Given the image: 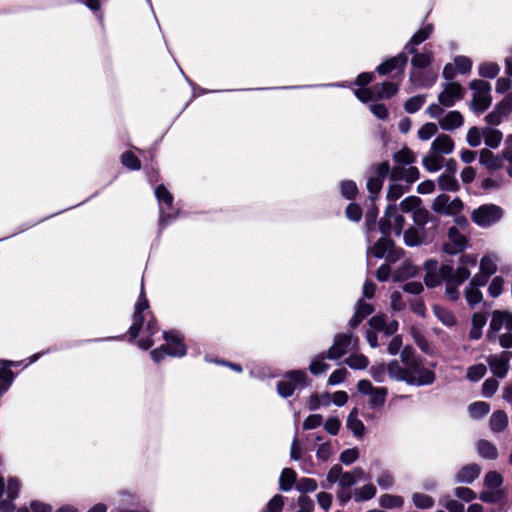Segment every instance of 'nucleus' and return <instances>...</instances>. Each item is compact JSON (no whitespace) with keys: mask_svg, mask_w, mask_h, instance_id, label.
<instances>
[{"mask_svg":"<svg viewBox=\"0 0 512 512\" xmlns=\"http://www.w3.org/2000/svg\"><path fill=\"white\" fill-rule=\"evenodd\" d=\"M489 425L493 432H502L508 425L507 414L502 410L493 412L489 420Z\"/></svg>","mask_w":512,"mask_h":512,"instance_id":"obj_31","label":"nucleus"},{"mask_svg":"<svg viewBox=\"0 0 512 512\" xmlns=\"http://www.w3.org/2000/svg\"><path fill=\"white\" fill-rule=\"evenodd\" d=\"M454 67L461 75L469 74L472 70V60L468 56L458 55L454 58Z\"/></svg>","mask_w":512,"mask_h":512,"instance_id":"obj_47","label":"nucleus"},{"mask_svg":"<svg viewBox=\"0 0 512 512\" xmlns=\"http://www.w3.org/2000/svg\"><path fill=\"white\" fill-rule=\"evenodd\" d=\"M384 182L377 180L376 178L369 176L366 182V188L369 192V199L374 201L379 197V194L383 188Z\"/></svg>","mask_w":512,"mask_h":512,"instance_id":"obj_50","label":"nucleus"},{"mask_svg":"<svg viewBox=\"0 0 512 512\" xmlns=\"http://www.w3.org/2000/svg\"><path fill=\"white\" fill-rule=\"evenodd\" d=\"M375 72H361L359 73L352 83L348 82H334V83H324V84H315V85H291V86H281V90H299V89H309V88H318V87H338V88H347L350 85H355L358 88L368 89L367 86L371 84L375 80Z\"/></svg>","mask_w":512,"mask_h":512,"instance_id":"obj_9","label":"nucleus"},{"mask_svg":"<svg viewBox=\"0 0 512 512\" xmlns=\"http://www.w3.org/2000/svg\"><path fill=\"white\" fill-rule=\"evenodd\" d=\"M399 209L402 213H411L413 224H427L435 218L422 206V199L415 195L404 198L399 203Z\"/></svg>","mask_w":512,"mask_h":512,"instance_id":"obj_8","label":"nucleus"},{"mask_svg":"<svg viewBox=\"0 0 512 512\" xmlns=\"http://www.w3.org/2000/svg\"><path fill=\"white\" fill-rule=\"evenodd\" d=\"M512 357V352L503 351L499 354L489 355L486 359L491 372L498 378H504L509 370V362Z\"/></svg>","mask_w":512,"mask_h":512,"instance_id":"obj_16","label":"nucleus"},{"mask_svg":"<svg viewBox=\"0 0 512 512\" xmlns=\"http://www.w3.org/2000/svg\"><path fill=\"white\" fill-rule=\"evenodd\" d=\"M434 31V25L432 23L424 24L420 29H418L409 39V41L404 45V52H413L414 49L425 42L430 38Z\"/></svg>","mask_w":512,"mask_h":512,"instance_id":"obj_20","label":"nucleus"},{"mask_svg":"<svg viewBox=\"0 0 512 512\" xmlns=\"http://www.w3.org/2000/svg\"><path fill=\"white\" fill-rule=\"evenodd\" d=\"M465 298L468 304L473 307L482 301L483 296L480 290L476 287L467 286L465 290Z\"/></svg>","mask_w":512,"mask_h":512,"instance_id":"obj_62","label":"nucleus"},{"mask_svg":"<svg viewBox=\"0 0 512 512\" xmlns=\"http://www.w3.org/2000/svg\"><path fill=\"white\" fill-rule=\"evenodd\" d=\"M326 355L321 353L317 355L310 363L309 370L314 375H319L328 370L329 365L324 362Z\"/></svg>","mask_w":512,"mask_h":512,"instance_id":"obj_52","label":"nucleus"},{"mask_svg":"<svg viewBox=\"0 0 512 512\" xmlns=\"http://www.w3.org/2000/svg\"><path fill=\"white\" fill-rule=\"evenodd\" d=\"M466 89L458 82L443 84V91L438 95V102L446 108L453 107L457 101L464 98Z\"/></svg>","mask_w":512,"mask_h":512,"instance_id":"obj_14","label":"nucleus"},{"mask_svg":"<svg viewBox=\"0 0 512 512\" xmlns=\"http://www.w3.org/2000/svg\"><path fill=\"white\" fill-rule=\"evenodd\" d=\"M387 373L391 379L403 381L412 386L431 385L436 380L435 372L424 366L422 360L402 367L397 360H392L387 365Z\"/></svg>","mask_w":512,"mask_h":512,"instance_id":"obj_3","label":"nucleus"},{"mask_svg":"<svg viewBox=\"0 0 512 512\" xmlns=\"http://www.w3.org/2000/svg\"><path fill=\"white\" fill-rule=\"evenodd\" d=\"M154 195L159 204L158 224H166L168 221L175 220L179 211L174 207V196L164 184H157L154 187Z\"/></svg>","mask_w":512,"mask_h":512,"instance_id":"obj_6","label":"nucleus"},{"mask_svg":"<svg viewBox=\"0 0 512 512\" xmlns=\"http://www.w3.org/2000/svg\"><path fill=\"white\" fill-rule=\"evenodd\" d=\"M399 85V82L385 80L381 84L371 86V90L375 98L388 100L398 93Z\"/></svg>","mask_w":512,"mask_h":512,"instance_id":"obj_24","label":"nucleus"},{"mask_svg":"<svg viewBox=\"0 0 512 512\" xmlns=\"http://www.w3.org/2000/svg\"><path fill=\"white\" fill-rule=\"evenodd\" d=\"M121 164L131 170V171H139L142 167L141 160L138 156H136L132 151H124L120 156Z\"/></svg>","mask_w":512,"mask_h":512,"instance_id":"obj_36","label":"nucleus"},{"mask_svg":"<svg viewBox=\"0 0 512 512\" xmlns=\"http://www.w3.org/2000/svg\"><path fill=\"white\" fill-rule=\"evenodd\" d=\"M467 238L461 234L456 226L448 231V241L443 244L442 251L448 255L461 253L467 246Z\"/></svg>","mask_w":512,"mask_h":512,"instance_id":"obj_17","label":"nucleus"},{"mask_svg":"<svg viewBox=\"0 0 512 512\" xmlns=\"http://www.w3.org/2000/svg\"><path fill=\"white\" fill-rule=\"evenodd\" d=\"M382 237L370 248L371 253L377 257L382 258L386 252L392 247V241L386 237L393 228V232L396 236L401 235L402 226H379Z\"/></svg>","mask_w":512,"mask_h":512,"instance_id":"obj_18","label":"nucleus"},{"mask_svg":"<svg viewBox=\"0 0 512 512\" xmlns=\"http://www.w3.org/2000/svg\"><path fill=\"white\" fill-rule=\"evenodd\" d=\"M147 316L150 318L147 320L145 330L148 333L147 338L140 339L137 344L143 350H148L153 346L154 341L151 339L157 331L156 320L153 317L151 311L149 310V303L144 294L143 283L141 284V293L137 303L135 304L134 313H133V323L128 330L129 338L131 341L135 340L140 330L143 327L144 321L147 319Z\"/></svg>","mask_w":512,"mask_h":512,"instance_id":"obj_2","label":"nucleus"},{"mask_svg":"<svg viewBox=\"0 0 512 512\" xmlns=\"http://www.w3.org/2000/svg\"><path fill=\"white\" fill-rule=\"evenodd\" d=\"M469 413L471 417L475 419H479L487 415L490 411V406L488 403L483 401L474 402L469 405Z\"/></svg>","mask_w":512,"mask_h":512,"instance_id":"obj_48","label":"nucleus"},{"mask_svg":"<svg viewBox=\"0 0 512 512\" xmlns=\"http://www.w3.org/2000/svg\"><path fill=\"white\" fill-rule=\"evenodd\" d=\"M369 325L373 330L382 331L386 335H394L399 327L396 320H388L386 315H375L369 320Z\"/></svg>","mask_w":512,"mask_h":512,"instance_id":"obj_23","label":"nucleus"},{"mask_svg":"<svg viewBox=\"0 0 512 512\" xmlns=\"http://www.w3.org/2000/svg\"><path fill=\"white\" fill-rule=\"evenodd\" d=\"M417 267L414 266L412 263L410 262H403L401 264V266L397 269L395 275H394V279L395 280H401V279H404V278H410V277H413L417 274Z\"/></svg>","mask_w":512,"mask_h":512,"instance_id":"obj_49","label":"nucleus"},{"mask_svg":"<svg viewBox=\"0 0 512 512\" xmlns=\"http://www.w3.org/2000/svg\"><path fill=\"white\" fill-rule=\"evenodd\" d=\"M408 54L412 55L410 62L413 67V70L409 74L410 82L419 86H431L436 80V76H433L428 82H426L423 73L416 72L414 70H423L431 66L434 61L433 52L427 50L425 47L422 52H419L418 49H414L413 52H406L407 56Z\"/></svg>","mask_w":512,"mask_h":512,"instance_id":"obj_5","label":"nucleus"},{"mask_svg":"<svg viewBox=\"0 0 512 512\" xmlns=\"http://www.w3.org/2000/svg\"><path fill=\"white\" fill-rule=\"evenodd\" d=\"M339 191H340V195L345 200H349V201H353L359 193V189H358L356 182L351 179L341 180L339 182Z\"/></svg>","mask_w":512,"mask_h":512,"instance_id":"obj_30","label":"nucleus"},{"mask_svg":"<svg viewBox=\"0 0 512 512\" xmlns=\"http://www.w3.org/2000/svg\"><path fill=\"white\" fill-rule=\"evenodd\" d=\"M346 364L352 369H366L369 360L362 354H352L346 359Z\"/></svg>","mask_w":512,"mask_h":512,"instance_id":"obj_56","label":"nucleus"},{"mask_svg":"<svg viewBox=\"0 0 512 512\" xmlns=\"http://www.w3.org/2000/svg\"><path fill=\"white\" fill-rule=\"evenodd\" d=\"M476 449L478 454L486 459L494 460L498 456V450L496 446L487 440L478 441L476 444Z\"/></svg>","mask_w":512,"mask_h":512,"instance_id":"obj_35","label":"nucleus"},{"mask_svg":"<svg viewBox=\"0 0 512 512\" xmlns=\"http://www.w3.org/2000/svg\"><path fill=\"white\" fill-rule=\"evenodd\" d=\"M369 110L379 120L385 121L389 118L388 108L383 103L372 101L369 104Z\"/></svg>","mask_w":512,"mask_h":512,"instance_id":"obj_60","label":"nucleus"},{"mask_svg":"<svg viewBox=\"0 0 512 512\" xmlns=\"http://www.w3.org/2000/svg\"><path fill=\"white\" fill-rule=\"evenodd\" d=\"M326 482L327 485H324V487L327 488H330L335 483H338L339 488H350L355 484V479L350 471H344L341 465L335 464L328 471Z\"/></svg>","mask_w":512,"mask_h":512,"instance_id":"obj_15","label":"nucleus"},{"mask_svg":"<svg viewBox=\"0 0 512 512\" xmlns=\"http://www.w3.org/2000/svg\"><path fill=\"white\" fill-rule=\"evenodd\" d=\"M308 385L306 372L294 370L288 372L284 379L277 384V391L280 396L287 398L291 396L297 388H303Z\"/></svg>","mask_w":512,"mask_h":512,"instance_id":"obj_11","label":"nucleus"},{"mask_svg":"<svg viewBox=\"0 0 512 512\" xmlns=\"http://www.w3.org/2000/svg\"><path fill=\"white\" fill-rule=\"evenodd\" d=\"M455 142L447 134H438L430 146V153L436 155H449L454 151Z\"/></svg>","mask_w":512,"mask_h":512,"instance_id":"obj_22","label":"nucleus"},{"mask_svg":"<svg viewBox=\"0 0 512 512\" xmlns=\"http://www.w3.org/2000/svg\"><path fill=\"white\" fill-rule=\"evenodd\" d=\"M379 505L386 509L401 508L404 499L399 495L382 494L378 499Z\"/></svg>","mask_w":512,"mask_h":512,"instance_id":"obj_40","label":"nucleus"},{"mask_svg":"<svg viewBox=\"0 0 512 512\" xmlns=\"http://www.w3.org/2000/svg\"><path fill=\"white\" fill-rule=\"evenodd\" d=\"M493 109L504 117L510 115L512 113V91L507 93L501 101L496 103Z\"/></svg>","mask_w":512,"mask_h":512,"instance_id":"obj_55","label":"nucleus"},{"mask_svg":"<svg viewBox=\"0 0 512 512\" xmlns=\"http://www.w3.org/2000/svg\"><path fill=\"white\" fill-rule=\"evenodd\" d=\"M408 56L403 50L395 56L385 58L375 69V73L381 76H387L393 71H396V76L404 75L405 68L408 64Z\"/></svg>","mask_w":512,"mask_h":512,"instance_id":"obj_13","label":"nucleus"},{"mask_svg":"<svg viewBox=\"0 0 512 512\" xmlns=\"http://www.w3.org/2000/svg\"><path fill=\"white\" fill-rule=\"evenodd\" d=\"M439 126L434 122L424 123L417 131V137L421 141H428L433 136H437Z\"/></svg>","mask_w":512,"mask_h":512,"instance_id":"obj_44","label":"nucleus"},{"mask_svg":"<svg viewBox=\"0 0 512 512\" xmlns=\"http://www.w3.org/2000/svg\"><path fill=\"white\" fill-rule=\"evenodd\" d=\"M377 493L376 487L371 484H365L362 487L356 488L353 492V498L356 502H363L371 500Z\"/></svg>","mask_w":512,"mask_h":512,"instance_id":"obj_33","label":"nucleus"},{"mask_svg":"<svg viewBox=\"0 0 512 512\" xmlns=\"http://www.w3.org/2000/svg\"><path fill=\"white\" fill-rule=\"evenodd\" d=\"M376 482L381 489L389 490L395 484V477L390 471L382 470L377 476Z\"/></svg>","mask_w":512,"mask_h":512,"instance_id":"obj_53","label":"nucleus"},{"mask_svg":"<svg viewBox=\"0 0 512 512\" xmlns=\"http://www.w3.org/2000/svg\"><path fill=\"white\" fill-rule=\"evenodd\" d=\"M346 425L356 437L363 436L365 427L363 422L358 418L357 408H353L348 415Z\"/></svg>","mask_w":512,"mask_h":512,"instance_id":"obj_32","label":"nucleus"},{"mask_svg":"<svg viewBox=\"0 0 512 512\" xmlns=\"http://www.w3.org/2000/svg\"><path fill=\"white\" fill-rule=\"evenodd\" d=\"M503 478L496 471H489L484 478V484L489 488H498L502 485Z\"/></svg>","mask_w":512,"mask_h":512,"instance_id":"obj_64","label":"nucleus"},{"mask_svg":"<svg viewBox=\"0 0 512 512\" xmlns=\"http://www.w3.org/2000/svg\"><path fill=\"white\" fill-rule=\"evenodd\" d=\"M450 196L441 193L435 197L432 203V210L437 214L449 216Z\"/></svg>","mask_w":512,"mask_h":512,"instance_id":"obj_38","label":"nucleus"},{"mask_svg":"<svg viewBox=\"0 0 512 512\" xmlns=\"http://www.w3.org/2000/svg\"><path fill=\"white\" fill-rule=\"evenodd\" d=\"M500 72V66L496 62H482L478 67V74L485 79H494Z\"/></svg>","mask_w":512,"mask_h":512,"instance_id":"obj_39","label":"nucleus"},{"mask_svg":"<svg viewBox=\"0 0 512 512\" xmlns=\"http://www.w3.org/2000/svg\"><path fill=\"white\" fill-rule=\"evenodd\" d=\"M296 481V472L291 468L283 469L279 478V488L282 491H289Z\"/></svg>","mask_w":512,"mask_h":512,"instance_id":"obj_42","label":"nucleus"},{"mask_svg":"<svg viewBox=\"0 0 512 512\" xmlns=\"http://www.w3.org/2000/svg\"><path fill=\"white\" fill-rule=\"evenodd\" d=\"M400 358L403 364L402 367H407L411 363L421 360L415 355V350L411 346H406L400 351Z\"/></svg>","mask_w":512,"mask_h":512,"instance_id":"obj_61","label":"nucleus"},{"mask_svg":"<svg viewBox=\"0 0 512 512\" xmlns=\"http://www.w3.org/2000/svg\"><path fill=\"white\" fill-rule=\"evenodd\" d=\"M477 264V257L470 254L462 255L456 269L451 264L438 265L435 259H429L424 262L425 270L424 282L428 288L440 286L443 282L446 284L445 294L451 301H456L460 297L458 290L471 275L470 268Z\"/></svg>","mask_w":512,"mask_h":512,"instance_id":"obj_1","label":"nucleus"},{"mask_svg":"<svg viewBox=\"0 0 512 512\" xmlns=\"http://www.w3.org/2000/svg\"><path fill=\"white\" fill-rule=\"evenodd\" d=\"M391 183L388 186L386 193V199L390 203H396L402 195L407 191L401 184L393 182V178L390 177Z\"/></svg>","mask_w":512,"mask_h":512,"instance_id":"obj_45","label":"nucleus"},{"mask_svg":"<svg viewBox=\"0 0 512 512\" xmlns=\"http://www.w3.org/2000/svg\"><path fill=\"white\" fill-rule=\"evenodd\" d=\"M163 336L166 344L161 345L159 348H156L151 352V356L155 362L162 360L164 355L176 357L184 356L186 354L185 345L175 331L164 332Z\"/></svg>","mask_w":512,"mask_h":512,"instance_id":"obj_7","label":"nucleus"},{"mask_svg":"<svg viewBox=\"0 0 512 512\" xmlns=\"http://www.w3.org/2000/svg\"><path fill=\"white\" fill-rule=\"evenodd\" d=\"M486 372H487L486 366L482 363H479V364L470 366L467 369L466 377L468 380H470L472 382H476V381L480 380L481 378H483L485 376Z\"/></svg>","mask_w":512,"mask_h":512,"instance_id":"obj_59","label":"nucleus"},{"mask_svg":"<svg viewBox=\"0 0 512 512\" xmlns=\"http://www.w3.org/2000/svg\"><path fill=\"white\" fill-rule=\"evenodd\" d=\"M435 316L446 326H453L456 324V319L453 313L445 308L435 306L434 307Z\"/></svg>","mask_w":512,"mask_h":512,"instance_id":"obj_54","label":"nucleus"},{"mask_svg":"<svg viewBox=\"0 0 512 512\" xmlns=\"http://www.w3.org/2000/svg\"><path fill=\"white\" fill-rule=\"evenodd\" d=\"M468 87L470 90L474 91V96H480L485 94L488 95L492 91L491 84L487 81L480 79H472L469 82Z\"/></svg>","mask_w":512,"mask_h":512,"instance_id":"obj_46","label":"nucleus"},{"mask_svg":"<svg viewBox=\"0 0 512 512\" xmlns=\"http://www.w3.org/2000/svg\"><path fill=\"white\" fill-rule=\"evenodd\" d=\"M503 140V133L494 127H484V144L487 149H497Z\"/></svg>","mask_w":512,"mask_h":512,"instance_id":"obj_27","label":"nucleus"},{"mask_svg":"<svg viewBox=\"0 0 512 512\" xmlns=\"http://www.w3.org/2000/svg\"><path fill=\"white\" fill-rule=\"evenodd\" d=\"M481 468L478 464L472 463L463 466L456 475V481L459 483H472L480 474Z\"/></svg>","mask_w":512,"mask_h":512,"instance_id":"obj_26","label":"nucleus"},{"mask_svg":"<svg viewBox=\"0 0 512 512\" xmlns=\"http://www.w3.org/2000/svg\"><path fill=\"white\" fill-rule=\"evenodd\" d=\"M504 215V210L497 204L487 203L475 208L471 213L474 224H496Z\"/></svg>","mask_w":512,"mask_h":512,"instance_id":"obj_12","label":"nucleus"},{"mask_svg":"<svg viewBox=\"0 0 512 512\" xmlns=\"http://www.w3.org/2000/svg\"><path fill=\"white\" fill-rule=\"evenodd\" d=\"M464 124V116L458 110L446 112L438 121V126L443 131L452 132Z\"/></svg>","mask_w":512,"mask_h":512,"instance_id":"obj_21","label":"nucleus"},{"mask_svg":"<svg viewBox=\"0 0 512 512\" xmlns=\"http://www.w3.org/2000/svg\"><path fill=\"white\" fill-rule=\"evenodd\" d=\"M392 159L396 164L407 167L416 162L417 155L410 148L404 146L402 149L393 153Z\"/></svg>","mask_w":512,"mask_h":512,"instance_id":"obj_28","label":"nucleus"},{"mask_svg":"<svg viewBox=\"0 0 512 512\" xmlns=\"http://www.w3.org/2000/svg\"><path fill=\"white\" fill-rule=\"evenodd\" d=\"M412 501L419 509H429L434 505V500L431 496L418 492L412 495Z\"/></svg>","mask_w":512,"mask_h":512,"instance_id":"obj_58","label":"nucleus"},{"mask_svg":"<svg viewBox=\"0 0 512 512\" xmlns=\"http://www.w3.org/2000/svg\"><path fill=\"white\" fill-rule=\"evenodd\" d=\"M499 382L494 378H488L482 385V395L486 398L492 397L498 390Z\"/></svg>","mask_w":512,"mask_h":512,"instance_id":"obj_63","label":"nucleus"},{"mask_svg":"<svg viewBox=\"0 0 512 512\" xmlns=\"http://www.w3.org/2000/svg\"><path fill=\"white\" fill-rule=\"evenodd\" d=\"M359 349V338L351 333H340L335 335L333 345L328 349L326 358L337 360L350 350Z\"/></svg>","mask_w":512,"mask_h":512,"instance_id":"obj_10","label":"nucleus"},{"mask_svg":"<svg viewBox=\"0 0 512 512\" xmlns=\"http://www.w3.org/2000/svg\"><path fill=\"white\" fill-rule=\"evenodd\" d=\"M425 101L426 95L424 94H417L412 97H409L404 102V110L408 114H415L422 108V106L425 104Z\"/></svg>","mask_w":512,"mask_h":512,"instance_id":"obj_37","label":"nucleus"},{"mask_svg":"<svg viewBox=\"0 0 512 512\" xmlns=\"http://www.w3.org/2000/svg\"><path fill=\"white\" fill-rule=\"evenodd\" d=\"M479 163L489 171H497L502 168V157L495 155L491 149L479 150Z\"/></svg>","mask_w":512,"mask_h":512,"instance_id":"obj_25","label":"nucleus"},{"mask_svg":"<svg viewBox=\"0 0 512 512\" xmlns=\"http://www.w3.org/2000/svg\"><path fill=\"white\" fill-rule=\"evenodd\" d=\"M432 238V233L425 226H410L404 232V241L408 246H416L426 243Z\"/></svg>","mask_w":512,"mask_h":512,"instance_id":"obj_19","label":"nucleus"},{"mask_svg":"<svg viewBox=\"0 0 512 512\" xmlns=\"http://www.w3.org/2000/svg\"><path fill=\"white\" fill-rule=\"evenodd\" d=\"M483 138H484V127L479 128L477 126H472L468 129L467 134H466V142L470 147H472V148L479 147L483 141Z\"/></svg>","mask_w":512,"mask_h":512,"instance_id":"obj_41","label":"nucleus"},{"mask_svg":"<svg viewBox=\"0 0 512 512\" xmlns=\"http://www.w3.org/2000/svg\"><path fill=\"white\" fill-rule=\"evenodd\" d=\"M489 342L498 341L503 348L512 347V313L495 310L486 335Z\"/></svg>","mask_w":512,"mask_h":512,"instance_id":"obj_4","label":"nucleus"},{"mask_svg":"<svg viewBox=\"0 0 512 512\" xmlns=\"http://www.w3.org/2000/svg\"><path fill=\"white\" fill-rule=\"evenodd\" d=\"M387 394H388L387 388L376 387L374 389V391L369 395L370 396V400H369L370 404L373 407L383 406L386 401Z\"/></svg>","mask_w":512,"mask_h":512,"instance_id":"obj_57","label":"nucleus"},{"mask_svg":"<svg viewBox=\"0 0 512 512\" xmlns=\"http://www.w3.org/2000/svg\"><path fill=\"white\" fill-rule=\"evenodd\" d=\"M492 104V95L489 93L488 95H480V96H473L471 103H470V109L475 114H482L485 111H487Z\"/></svg>","mask_w":512,"mask_h":512,"instance_id":"obj_29","label":"nucleus"},{"mask_svg":"<svg viewBox=\"0 0 512 512\" xmlns=\"http://www.w3.org/2000/svg\"><path fill=\"white\" fill-rule=\"evenodd\" d=\"M371 171L373 174L372 177L385 182L386 178L390 175L391 167L390 163L387 160L381 161L380 163H375L371 166Z\"/></svg>","mask_w":512,"mask_h":512,"instance_id":"obj_43","label":"nucleus"},{"mask_svg":"<svg viewBox=\"0 0 512 512\" xmlns=\"http://www.w3.org/2000/svg\"><path fill=\"white\" fill-rule=\"evenodd\" d=\"M438 187L442 191L457 192L460 189L456 176L440 174L437 179Z\"/></svg>","mask_w":512,"mask_h":512,"instance_id":"obj_34","label":"nucleus"},{"mask_svg":"<svg viewBox=\"0 0 512 512\" xmlns=\"http://www.w3.org/2000/svg\"><path fill=\"white\" fill-rule=\"evenodd\" d=\"M345 216L351 222H359L363 216V210L361 206L351 201L345 208Z\"/></svg>","mask_w":512,"mask_h":512,"instance_id":"obj_51","label":"nucleus"}]
</instances>
